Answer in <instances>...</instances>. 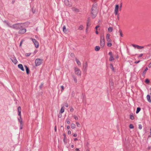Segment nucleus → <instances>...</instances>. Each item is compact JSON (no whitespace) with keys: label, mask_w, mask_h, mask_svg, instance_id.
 I'll list each match as a JSON object with an SVG mask.
<instances>
[{"label":"nucleus","mask_w":151,"mask_h":151,"mask_svg":"<svg viewBox=\"0 0 151 151\" xmlns=\"http://www.w3.org/2000/svg\"><path fill=\"white\" fill-rule=\"evenodd\" d=\"M98 12V9L97 8V4L94 3L92 6L91 11V16L92 18H94L96 16Z\"/></svg>","instance_id":"nucleus-1"},{"label":"nucleus","mask_w":151,"mask_h":151,"mask_svg":"<svg viewBox=\"0 0 151 151\" xmlns=\"http://www.w3.org/2000/svg\"><path fill=\"white\" fill-rule=\"evenodd\" d=\"M29 25V23H19L16 24H13L12 26L11 27L14 29H18L22 27L23 26H28Z\"/></svg>","instance_id":"nucleus-2"},{"label":"nucleus","mask_w":151,"mask_h":151,"mask_svg":"<svg viewBox=\"0 0 151 151\" xmlns=\"http://www.w3.org/2000/svg\"><path fill=\"white\" fill-rule=\"evenodd\" d=\"M105 41L104 35H101L100 37V45L102 47H103L105 45Z\"/></svg>","instance_id":"nucleus-3"},{"label":"nucleus","mask_w":151,"mask_h":151,"mask_svg":"<svg viewBox=\"0 0 151 151\" xmlns=\"http://www.w3.org/2000/svg\"><path fill=\"white\" fill-rule=\"evenodd\" d=\"M74 72L75 74L79 76H81V71L79 69L75 68H74Z\"/></svg>","instance_id":"nucleus-4"},{"label":"nucleus","mask_w":151,"mask_h":151,"mask_svg":"<svg viewBox=\"0 0 151 151\" xmlns=\"http://www.w3.org/2000/svg\"><path fill=\"white\" fill-rule=\"evenodd\" d=\"M32 42H33L35 47L36 48H38L39 47V43L35 39L33 38H30Z\"/></svg>","instance_id":"nucleus-5"},{"label":"nucleus","mask_w":151,"mask_h":151,"mask_svg":"<svg viewBox=\"0 0 151 151\" xmlns=\"http://www.w3.org/2000/svg\"><path fill=\"white\" fill-rule=\"evenodd\" d=\"M42 60L40 59H37L35 60V63L36 66L40 65L42 63Z\"/></svg>","instance_id":"nucleus-6"},{"label":"nucleus","mask_w":151,"mask_h":151,"mask_svg":"<svg viewBox=\"0 0 151 151\" xmlns=\"http://www.w3.org/2000/svg\"><path fill=\"white\" fill-rule=\"evenodd\" d=\"M110 35L108 33L106 34V39L107 42H111L112 40L110 38Z\"/></svg>","instance_id":"nucleus-7"},{"label":"nucleus","mask_w":151,"mask_h":151,"mask_svg":"<svg viewBox=\"0 0 151 151\" xmlns=\"http://www.w3.org/2000/svg\"><path fill=\"white\" fill-rule=\"evenodd\" d=\"M64 3L65 5L68 6L70 7L72 6L71 3L68 0H65Z\"/></svg>","instance_id":"nucleus-8"},{"label":"nucleus","mask_w":151,"mask_h":151,"mask_svg":"<svg viewBox=\"0 0 151 151\" xmlns=\"http://www.w3.org/2000/svg\"><path fill=\"white\" fill-rule=\"evenodd\" d=\"M119 8V5H116L115 8L114 12V13L116 15H117L118 14Z\"/></svg>","instance_id":"nucleus-9"},{"label":"nucleus","mask_w":151,"mask_h":151,"mask_svg":"<svg viewBox=\"0 0 151 151\" xmlns=\"http://www.w3.org/2000/svg\"><path fill=\"white\" fill-rule=\"evenodd\" d=\"M132 46L135 48H137V49H141L144 48L142 46H139L137 45L132 44Z\"/></svg>","instance_id":"nucleus-10"},{"label":"nucleus","mask_w":151,"mask_h":151,"mask_svg":"<svg viewBox=\"0 0 151 151\" xmlns=\"http://www.w3.org/2000/svg\"><path fill=\"white\" fill-rule=\"evenodd\" d=\"M72 9L73 11L76 12H80V9L76 7H73Z\"/></svg>","instance_id":"nucleus-11"},{"label":"nucleus","mask_w":151,"mask_h":151,"mask_svg":"<svg viewBox=\"0 0 151 151\" xmlns=\"http://www.w3.org/2000/svg\"><path fill=\"white\" fill-rule=\"evenodd\" d=\"M26 31V29H20L19 32V33L20 34H23L25 33Z\"/></svg>","instance_id":"nucleus-12"},{"label":"nucleus","mask_w":151,"mask_h":151,"mask_svg":"<svg viewBox=\"0 0 151 151\" xmlns=\"http://www.w3.org/2000/svg\"><path fill=\"white\" fill-rule=\"evenodd\" d=\"M11 60L13 63L15 64H16L17 63V61L15 57H13L11 59Z\"/></svg>","instance_id":"nucleus-13"},{"label":"nucleus","mask_w":151,"mask_h":151,"mask_svg":"<svg viewBox=\"0 0 151 151\" xmlns=\"http://www.w3.org/2000/svg\"><path fill=\"white\" fill-rule=\"evenodd\" d=\"M18 67L20 68L22 70L24 71V70L22 65L21 64H19L18 65Z\"/></svg>","instance_id":"nucleus-14"},{"label":"nucleus","mask_w":151,"mask_h":151,"mask_svg":"<svg viewBox=\"0 0 151 151\" xmlns=\"http://www.w3.org/2000/svg\"><path fill=\"white\" fill-rule=\"evenodd\" d=\"M75 60L78 65V66H81V63L79 60L77 59H76Z\"/></svg>","instance_id":"nucleus-15"},{"label":"nucleus","mask_w":151,"mask_h":151,"mask_svg":"<svg viewBox=\"0 0 151 151\" xmlns=\"http://www.w3.org/2000/svg\"><path fill=\"white\" fill-rule=\"evenodd\" d=\"M18 121L19 122L20 124L23 123L21 117H19V118H18Z\"/></svg>","instance_id":"nucleus-16"},{"label":"nucleus","mask_w":151,"mask_h":151,"mask_svg":"<svg viewBox=\"0 0 151 151\" xmlns=\"http://www.w3.org/2000/svg\"><path fill=\"white\" fill-rule=\"evenodd\" d=\"M148 70V69L147 68H146L145 70L144 71L143 73H142V76H145V75L146 74V72L147 71V70Z\"/></svg>","instance_id":"nucleus-17"},{"label":"nucleus","mask_w":151,"mask_h":151,"mask_svg":"<svg viewBox=\"0 0 151 151\" xmlns=\"http://www.w3.org/2000/svg\"><path fill=\"white\" fill-rule=\"evenodd\" d=\"M113 30V28L112 27H109L108 29V31L109 32H111Z\"/></svg>","instance_id":"nucleus-18"},{"label":"nucleus","mask_w":151,"mask_h":151,"mask_svg":"<svg viewBox=\"0 0 151 151\" xmlns=\"http://www.w3.org/2000/svg\"><path fill=\"white\" fill-rule=\"evenodd\" d=\"M63 31L64 33H66L67 32V29H66L65 26H64L63 27Z\"/></svg>","instance_id":"nucleus-19"},{"label":"nucleus","mask_w":151,"mask_h":151,"mask_svg":"<svg viewBox=\"0 0 151 151\" xmlns=\"http://www.w3.org/2000/svg\"><path fill=\"white\" fill-rule=\"evenodd\" d=\"M147 98L148 102H151L150 97V95H147Z\"/></svg>","instance_id":"nucleus-20"},{"label":"nucleus","mask_w":151,"mask_h":151,"mask_svg":"<svg viewBox=\"0 0 151 151\" xmlns=\"http://www.w3.org/2000/svg\"><path fill=\"white\" fill-rule=\"evenodd\" d=\"M71 127L72 129H74L76 128V125L74 123H72L71 125Z\"/></svg>","instance_id":"nucleus-21"},{"label":"nucleus","mask_w":151,"mask_h":151,"mask_svg":"<svg viewBox=\"0 0 151 151\" xmlns=\"http://www.w3.org/2000/svg\"><path fill=\"white\" fill-rule=\"evenodd\" d=\"M87 63H85L83 64V68L85 69H86L87 67Z\"/></svg>","instance_id":"nucleus-22"},{"label":"nucleus","mask_w":151,"mask_h":151,"mask_svg":"<svg viewBox=\"0 0 151 151\" xmlns=\"http://www.w3.org/2000/svg\"><path fill=\"white\" fill-rule=\"evenodd\" d=\"M100 49V47L99 46H96L95 48V50L96 51H98Z\"/></svg>","instance_id":"nucleus-23"},{"label":"nucleus","mask_w":151,"mask_h":151,"mask_svg":"<svg viewBox=\"0 0 151 151\" xmlns=\"http://www.w3.org/2000/svg\"><path fill=\"white\" fill-rule=\"evenodd\" d=\"M64 110H65V109H64V107H63V106L61 108L60 112L61 113H62L64 112Z\"/></svg>","instance_id":"nucleus-24"},{"label":"nucleus","mask_w":151,"mask_h":151,"mask_svg":"<svg viewBox=\"0 0 151 151\" xmlns=\"http://www.w3.org/2000/svg\"><path fill=\"white\" fill-rule=\"evenodd\" d=\"M111 42H108L107 43V46L109 47H110L112 46Z\"/></svg>","instance_id":"nucleus-25"},{"label":"nucleus","mask_w":151,"mask_h":151,"mask_svg":"<svg viewBox=\"0 0 151 151\" xmlns=\"http://www.w3.org/2000/svg\"><path fill=\"white\" fill-rule=\"evenodd\" d=\"M25 67L26 68V73L27 74H28L29 73V69L26 66H25Z\"/></svg>","instance_id":"nucleus-26"},{"label":"nucleus","mask_w":151,"mask_h":151,"mask_svg":"<svg viewBox=\"0 0 151 151\" xmlns=\"http://www.w3.org/2000/svg\"><path fill=\"white\" fill-rule=\"evenodd\" d=\"M141 109L139 107H138L137 108V111H136V114H138L140 111Z\"/></svg>","instance_id":"nucleus-27"},{"label":"nucleus","mask_w":151,"mask_h":151,"mask_svg":"<svg viewBox=\"0 0 151 151\" xmlns=\"http://www.w3.org/2000/svg\"><path fill=\"white\" fill-rule=\"evenodd\" d=\"M83 25H81L79 27L78 29L80 30H82L83 29Z\"/></svg>","instance_id":"nucleus-28"},{"label":"nucleus","mask_w":151,"mask_h":151,"mask_svg":"<svg viewBox=\"0 0 151 151\" xmlns=\"http://www.w3.org/2000/svg\"><path fill=\"white\" fill-rule=\"evenodd\" d=\"M114 58H113V56H110V57L109 59V60L110 61H112L114 60Z\"/></svg>","instance_id":"nucleus-29"},{"label":"nucleus","mask_w":151,"mask_h":151,"mask_svg":"<svg viewBox=\"0 0 151 151\" xmlns=\"http://www.w3.org/2000/svg\"><path fill=\"white\" fill-rule=\"evenodd\" d=\"M76 124L77 127H81V125L79 122H76Z\"/></svg>","instance_id":"nucleus-30"},{"label":"nucleus","mask_w":151,"mask_h":151,"mask_svg":"<svg viewBox=\"0 0 151 151\" xmlns=\"http://www.w3.org/2000/svg\"><path fill=\"white\" fill-rule=\"evenodd\" d=\"M73 117L74 119L76 120H78V116H77L74 115V116H73Z\"/></svg>","instance_id":"nucleus-31"},{"label":"nucleus","mask_w":151,"mask_h":151,"mask_svg":"<svg viewBox=\"0 0 151 151\" xmlns=\"http://www.w3.org/2000/svg\"><path fill=\"white\" fill-rule=\"evenodd\" d=\"M110 66L111 69L112 70L114 71V68L113 67V65L112 64H111Z\"/></svg>","instance_id":"nucleus-32"},{"label":"nucleus","mask_w":151,"mask_h":151,"mask_svg":"<svg viewBox=\"0 0 151 151\" xmlns=\"http://www.w3.org/2000/svg\"><path fill=\"white\" fill-rule=\"evenodd\" d=\"M66 122L68 124H69L70 123V120L69 119H67L66 120Z\"/></svg>","instance_id":"nucleus-33"},{"label":"nucleus","mask_w":151,"mask_h":151,"mask_svg":"<svg viewBox=\"0 0 151 151\" xmlns=\"http://www.w3.org/2000/svg\"><path fill=\"white\" fill-rule=\"evenodd\" d=\"M18 112L21 111V109L20 106H18Z\"/></svg>","instance_id":"nucleus-34"},{"label":"nucleus","mask_w":151,"mask_h":151,"mask_svg":"<svg viewBox=\"0 0 151 151\" xmlns=\"http://www.w3.org/2000/svg\"><path fill=\"white\" fill-rule=\"evenodd\" d=\"M130 119L132 120H133L134 119V117L133 115H130Z\"/></svg>","instance_id":"nucleus-35"},{"label":"nucleus","mask_w":151,"mask_h":151,"mask_svg":"<svg viewBox=\"0 0 151 151\" xmlns=\"http://www.w3.org/2000/svg\"><path fill=\"white\" fill-rule=\"evenodd\" d=\"M145 82L147 83H150V81L148 79H146L145 80Z\"/></svg>","instance_id":"nucleus-36"},{"label":"nucleus","mask_w":151,"mask_h":151,"mask_svg":"<svg viewBox=\"0 0 151 151\" xmlns=\"http://www.w3.org/2000/svg\"><path fill=\"white\" fill-rule=\"evenodd\" d=\"M129 127L130 129H133L134 127L133 125L132 124H130Z\"/></svg>","instance_id":"nucleus-37"},{"label":"nucleus","mask_w":151,"mask_h":151,"mask_svg":"<svg viewBox=\"0 0 151 151\" xmlns=\"http://www.w3.org/2000/svg\"><path fill=\"white\" fill-rule=\"evenodd\" d=\"M23 123L20 124V129H22L23 128Z\"/></svg>","instance_id":"nucleus-38"},{"label":"nucleus","mask_w":151,"mask_h":151,"mask_svg":"<svg viewBox=\"0 0 151 151\" xmlns=\"http://www.w3.org/2000/svg\"><path fill=\"white\" fill-rule=\"evenodd\" d=\"M142 126L141 124H139V128L140 129H142Z\"/></svg>","instance_id":"nucleus-39"},{"label":"nucleus","mask_w":151,"mask_h":151,"mask_svg":"<svg viewBox=\"0 0 151 151\" xmlns=\"http://www.w3.org/2000/svg\"><path fill=\"white\" fill-rule=\"evenodd\" d=\"M61 91H62V92H63L64 90V86H61Z\"/></svg>","instance_id":"nucleus-40"},{"label":"nucleus","mask_w":151,"mask_h":151,"mask_svg":"<svg viewBox=\"0 0 151 151\" xmlns=\"http://www.w3.org/2000/svg\"><path fill=\"white\" fill-rule=\"evenodd\" d=\"M30 54H31L30 53H27L25 54V55L26 56H29L30 55Z\"/></svg>","instance_id":"nucleus-41"},{"label":"nucleus","mask_w":151,"mask_h":151,"mask_svg":"<svg viewBox=\"0 0 151 151\" xmlns=\"http://www.w3.org/2000/svg\"><path fill=\"white\" fill-rule=\"evenodd\" d=\"M18 112V115L19 116V117H21V111H19Z\"/></svg>","instance_id":"nucleus-42"},{"label":"nucleus","mask_w":151,"mask_h":151,"mask_svg":"<svg viewBox=\"0 0 151 151\" xmlns=\"http://www.w3.org/2000/svg\"><path fill=\"white\" fill-rule=\"evenodd\" d=\"M119 32L120 33V35L121 36V37H122L123 36V35L122 33V31H119Z\"/></svg>","instance_id":"nucleus-43"},{"label":"nucleus","mask_w":151,"mask_h":151,"mask_svg":"<svg viewBox=\"0 0 151 151\" xmlns=\"http://www.w3.org/2000/svg\"><path fill=\"white\" fill-rule=\"evenodd\" d=\"M23 40H22V41L20 42V45H19V46H20L21 47L22 46V42H23Z\"/></svg>","instance_id":"nucleus-44"},{"label":"nucleus","mask_w":151,"mask_h":151,"mask_svg":"<svg viewBox=\"0 0 151 151\" xmlns=\"http://www.w3.org/2000/svg\"><path fill=\"white\" fill-rule=\"evenodd\" d=\"M109 54L110 55V56H113L112 53L111 52H109Z\"/></svg>","instance_id":"nucleus-45"},{"label":"nucleus","mask_w":151,"mask_h":151,"mask_svg":"<svg viewBox=\"0 0 151 151\" xmlns=\"http://www.w3.org/2000/svg\"><path fill=\"white\" fill-rule=\"evenodd\" d=\"M68 134H71V132L69 130L68 132Z\"/></svg>","instance_id":"nucleus-46"},{"label":"nucleus","mask_w":151,"mask_h":151,"mask_svg":"<svg viewBox=\"0 0 151 151\" xmlns=\"http://www.w3.org/2000/svg\"><path fill=\"white\" fill-rule=\"evenodd\" d=\"M140 60H139L138 61H135L134 62V63H135V64H137V63H139L140 62Z\"/></svg>","instance_id":"nucleus-47"},{"label":"nucleus","mask_w":151,"mask_h":151,"mask_svg":"<svg viewBox=\"0 0 151 151\" xmlns=\"http://www.w3.org/2000/svg\"><path fill=\"white\" fill-rule=\"evenodd\" d=\"M148 67L149 68H151V63H150L148 65Z\"/></svg>","instance_id":"nucleus-48"},{"label":"nucleus","mask_w":151,"mask_h":151,"mask_svg":"<svg viewBox=\"0 0 151 151\" xmlns=\"http://www.w3.org/2000/svg\"><path fill=\"white\" fill-rule=\"evenodd\" d=\"M70 111L72 112L74 110L73 109V108H70Z\"/></svg>","instance_id":"nucleus-49"},{"label":"nucleus","mask_w":151,"mask_h":151,"mask_svg":"<svg viewBox=\"0 0 151 151\" xmlns=\"http://www.w3.org/2000/svg\"><path fill=\"white\" fill-rule=\"evenodd\" d=\"M77 134H73V136L74 137H77Z\"/></svg>","instance_id":"nucleus-50"},{"label":"nucleus","mask_w":151,"mask_h":151,"mask_svg":"<svg viewBox=\"0 0 151 151\" xmlns=\"http://www.w3.org/2000/svg\"><path fill=\"white\" fill-rule=\"evenodd\" d=\"M74 81H75V82L76 83L77 82V80L76 78H74Z\"/></svg>","instance_id":"nucleus-51"},{"label":"nucleus","mask_w":151,"mask_h":151,"mask_svg":"<svg viewBox=\"0 0 151 151\" xmlns=\"http://www.w3.org/2000/svg\"><path fill=\"white\" fill-rule=\"evenodd\" d=\"M74 141H76L78 140V139L77 138H75L73 139Z\"/></svg>","instance_id":"nucleus-52"},{"label":"nucleus","mask_w":151,"mask_h":151,"mask_svg":"<svg viewBox=\"0 0 151 151\" xmlns=\"http://www.w3.org/2000/svg\"><path fill=\"white\" fill-rule=\"evenodd\" d=\"M55 132H56V131H57V128H56V126H55Z\"/></svg>","instance_id":"nucleus-53"},{"label":"nucleus","mask_w":151,"mask_h":151,"mask_svg":"<svg viewBox=\"0 0 151 151\" xmlns=\"http://www.w3.org/2000/svg\"><path fill=\"white\" fill-rule=\"evenodd\" d=\"M99 25H97V26H96V29H97V28H99Z\"/></svg>","instance_id":"nucleus-54"},{"label":"nucleus","mask_w":151,"mask_h":151,"mask_svg":"<svg viewBox=\"0 0 151 151\" xmlns=\"http://www.w3.org/2000/svg\"><path fill=\"white\" fill-rule=\"evenodd\" d=\"M67 128L68 129H69L70 128V127L69 126H67Z\"/></svg>","instance_id":"nucleus-55"},{"label":"nucleus","mask_w":151,"mask_h":151,"mask_svg":"<svg viewBox=\"0 0 151 151\" xmlns=\"http://www.w3.org/2000/svg\"><path fill=\"white\" fill-rule=\"evenodd\" d=\"M76 151H79V149L78 148H76Z\"/></svg>","instance_id":"nucleus-56"},{"label":"nucleus","mask_w":151,"mask_h":151,"mask_svg":"<svg viewBox=\"0 0 151 151\" xmlns=\"http://www.w3.org/2000/svg\"><path fill=\"white\" fill-rule=\"evenodd\" d=\"M142 55H143L142 54H141L140 55H139V57H142Z\"/></svg>","instance_id":"nucleus-57"},{"label":"nucleus","mask_w":151,"mask_h":151,"mask_svg":"<svg viewBox=\"0 0 151 151\" xmlns=\"http://www.w3.org/2000/svg\"><path fill=\"white\" fill-rule=\"evenodd\" d=\"M71 147L72 148H73L74 147V145H71Z\"/></svg>","instance_id":"nucleus-58"},{"label":"nucleus","mask_w":151,"mask_h":151,"mask_svg":"<svg viewBox=\"0 0 151 151\" xmlns=\"http://www.w3.org/2000/svg\"><path fill=\"white\" fill-rule=\"evenodd\" d=\"M96 34H98L99 33L98 32V31H96Z\"/></svg>","instance_id":"nucleus-59"},{"label":"nucleus","mask_w":151,"mask_h":151,"mask_svg":"<svg viewBox=\"0 0 151 151\" xmlns=\"http://www.w3.org/2000/svg\"><path fill=\"white\" fill-rule=\"evenodd\" d=\"M66 107H68V104L66 105Z\"/></svg>","instance_id":"nucleus-60"},{"label":"nucleus","mask_w":151,"mask_h":151,"mask_svg":"<svg viewBox=\"0 0 151 151\" xmlns=\"http://www.w3.org/2000/svg\"><path fill=\"white\" fill-rule=\"evenodd\" d=\"M63 136L65 137V134H63Z\"/></svg>","instance_id":"nucleus-61"},{"label":"nucleus","mask_w":151,"mask_h":151,"mask_svg":"<svg viewBox=\"0 0 151 151\" xmlns=\"http://www.w3.org/2000/svg\"><path fill=\"white\" fill-rule=\"evenodd\" d=\"M150 134H151V128L150 129Z\"/></svg>","instance_id":"nucleus-62"},{"label":"nucleus","mask_w":151,"mask_h":151,"mask_svg":"<svg viewBox=\"0 0 151 151\" xmlns=\"http://www.w3.org/2000/svg\"><path fill=\"white\" fill-rule=\"evenodd\" d=\"M61 116H59V117H61Z\"/></svg>","instance_id":"nucleus-63"},{"label":"nucleus","mask_w":151,"mask_h":151,"mask_svg":"<svg viewBox=\"0 0 151 151\" xmlns=\"http://www.w3.org/2000/svg\"><path fill=\"white\" fill-rule=\"evenodd\" d=\"M61 116H59V117H61Z\"/></svg>","instance_id":"nucleus-64"}]
</instances>
